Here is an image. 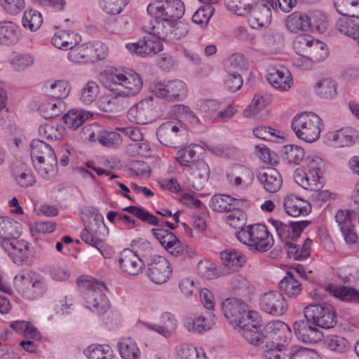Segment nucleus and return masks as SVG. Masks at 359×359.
Here are the masks:
<instances>
[{"label": "nucleus", "instance_id": "obj_1", "mask_svg": "<svg viewBox=\"0 0 359 359\" xmlns=\"http://www.w3.org/2000/svg\"><path fill=\"white\" fill-rule=\"evenodd\" d=\"M304 319L293 324L297 337L304 343H317L323 337L318 327L330 329L337 323L335 312L328 304H309L304 309Z\"/></svg>", "mask_w": 359, "mask_h": 359}, {"label": "nucleus", "instance_id": "obj_2", "mask_svg": "<svg viewBox=\"0 0 359 359\" xmlns=\"http://www.w3.org/2000/svg\"><path fill=\"white\" fill-rule=\"evenodd\" d=\"M280 320H274L263 326L260 324V319L257 313L247 310L243 316L239 317L236 325L239 333L251 345H257L258 341L270 332L276 330L275 328L283 323Z\"/></svg>", "mask_w": 359, "mask_h": 359}, {"label": "nucleus", "instance_id": "obj_3", "mask_svg": "<svg viewBox=\"0 0 359 359\" xmlns=\"http://www.w3.org/2000/svg\"><path fill=\"white\" fill-rule=\"evenodd\" d=\"M31 158L38 173L45 180L54 177L57 173V161L53 148L39 140L30 144Z\"/></svg>", "mask_w": 359, "mask_h": 359}, {"label": "nucleus", "instance_id": "obj_4", "mask_svg": "<svg viewBox=\"0 0 359 359\" xmlns=\"http://www.w3.org/2000/svg\"><path fill=\"white\" fill-rule=\"evenodd\" d=\"M275 330L255 346L265 349L263 355L267 359H288L289 348L284 344L287 342L290 328L286 323H283Z\"/></svg>", "mask_w": 359, "mask_h": 359}, {"label": "nucleus", "instance_id": "obj_5", "mask_svg": "<svg viewBox=\"0 0 359 359\" xmlns=\"http://www.w3.org/2000/svg\"><path fill=\"white\" fill-rule=\"evenodd\" d=\"M103 84L111 91H118L126 98L137 95L142 88V80L135 72L116 71L107 74Z\"/></svg>", "mask_w": 359, "mask_h": 359}, {"label": "nucleus", "instance_id": "obj_6", "mask_svg": "<svg viewBox=\"0 0 359 359\" xmlns=\"http://www.w3.org/2000/svg\"><path fill=\"white\" fill-rule=\"evenodd\" d=\"M77 283L83 292L86 306L97 314L106 312L109 304L103 292L104 284L88 276H81Z\"/></svg>", "mask_w": 359, "mask_h": 359}, {"label": "nucleus", "instance_id": "obj_7", "mask_svg": "<svg viewBox=\"0 0 359 359\" xmlns=\"http://www.w3.org/2000/svg\"><path fill=\"white\" fill-rule=\"evenodd\" d=\"M236 237L251 250L266 252L273 245V238L264 224L247 226L236 233Z\"/></svg>", "mask_w": 359, "mask_h": 359}, {"label": "nucleus", "instance_id": "obj_8", "mask_svg": "<svg viewBox=\"0 0 359 359\" xmlns=\"http://www.w3.org/2000/svg\"><path fill=\"white\" fill-rule=\"evenodd\" d=\"M165 106L152 97L142 100L128 111V118L137 124L144 125L162 116Z\"/></svg>", "mask_w": 359, "mask_h": 359}, {"label": "nucleus", "instance_id": "obj_9", "mask_svg": "<svg viewBox=\"0 0 359 359\" xmlns=\"http://www.w3.org/2000/svg\"><path fill=\"white\" fill-rule=\"evenodd\" d=\"M321 119L316 114L304 112L295 116L291 127L297 137L306 142L316 141L320 135Z\"/></svg>", "mask_w": 359, "mask_h": 359}, {"label": "nucleus", "instance_id": "obj_10", "mask_svg": "<svg viewBox=\"0 0 359 359\" xmlns=\"http://www.w3.org/2000/svg\"><path fill=\"white\" fill-rule=\"evenodd\" d=\"M147 11L154 19L168 20L175 22L184 15L185 8L181 0H166L149 4Z\"/></svg>", "mask_w": 359, "mask_h": 359}, {"label": "nucleus", "instance_id": "obj_11", "mask_svg": "<svg viewBox=\"0 0 359 359\" xmlns=\"http://www.w3.org/2000/svg\"><path fill=\"white\" fill-rule=\"evenodd\" d=\"M107 46L99 41L77 45L75 48H72L69 52L68 59L74 62L82 61L95 62L104 59L107 55Z\"/></svg>", "mask_w": 359, "mask_h": 359}, {"label": "nucleus", "instance_id": "obj_12", "mask_svg": "<svg viewBox=\"0 0 359 359\" xmlns=\"http://www.w3.org/2000/svg\"><path fill=\"white\" fill-rule=\"evenodd\" d=\"M159 142L166 147H178L187 140V132L180 123L168 121L162 123L156 131Z\"/></svg>", "mask_w": 359, "mask_h": 359}, {"label": "nucleus", "instance_id": "obj_13", "mask_svg": "<svg viewBox=\"0 0 359 359\" xmlns=\"http://www.w3.org/2000/svg\"><path fill=\"white\" fill-rule=\"evenodd\" d=\"M150 91L157 97L165 98L169 101L180 100L187 94V87L184 82L175 79L167 83L156 81L150 85Z\"/></svg>", "mask_w": 359, "mask_h": 359}, {"label": "nucleus", "instance_id": "obj_14", "mask_svg": "<svg viewBox=\"0 0 359 359\" xmlns=\"http://www.w3.org/2000/svg\"><path fill=\"white\" fill-rule=\"evenodd\" d=\"M101 229L104 230L103 217L96 214L89 224L81 233V238L86 243L97 248L102 254L104 246L103 238L101 237Z\"/></svg>", "mask_w": 359, "mask_h": 359}, {"label": "nucleus", "instance_id": "obj_15", "mask_svg": "<svg viewBox=\"0 0 359 359\" xmlns=\"http://www.w3.org/2000/svg\"><path fill=\"white\" fill-rule=\"evenodd\" d=\"M147 266V276L156 284L166 282L172 273L168 261L160 255H153Z\"/></svg>", "mask_w": 359, "mask_h": 359}, {"label": "nucleus", "instance_id": "obj_16", "mask_svg": "<svg viewBox=\"0 0 359 359\" xmlns=\"http://www.w3.org/2000/svg\"><path fill=\"white\" fill-rule=\"evenodd\" d=\"M261 309L267 313L278 316L283 315L287 309L285 297L277 291H270L260 298Z\"/></svg>", "mask_w": 359, "mask_h": 359}, {"label": "nucleus", "instance_id": "obj_17", "mask_svg": "<svg viewBox=\"0 0 359 359\" xmlns=\"http://www.w3.org/2000/svg\"><path fill=\"white\" fill-rule=\"evenodd\" d=\"M226 176L231 186L241 189L248 188L254 180L253 172L248 167L240 164L231 166Z\"/></svg>", "mask_w": 359, "mask_h": 359}, {"label": "nucleus", "instance_id": "obj_18", "mask_svg": "<svg viewBox=\"0 0 359 359\" xmlns=\"http://www.w3.org/2000/svg\"><path fill=\"white\" fill-rule=\"evenodd\" d=\"M126 48L132 54L145 57L151 54L155 55L161 51L163 44L154 35L153 36H146L136 43H128Z\"/></svg>", "mask_w": 359, "mask_h": 359}, {"label": "nucleus", "instance_id": "obj_19", "mask_svg": "<svg viewBox=\"0 0 359 359\" xmlns=\"http://www.w3.org/2000/svg\"><path fill=\"white\" fill-rule=\"evenodd\" d=\"M144 261L130 249H125L120 254L118 263L123 273L137 276L142 271Z\"/></svg>", "mask_w": 359, "mask_h": 359}, {"label": "nucleus", "instance_id": "obj_20", "mask_svg": "<svg viewBox=\"0 0 359 359\" xmlns=\"http://www.w3.org/2000/svg\"><path fill=\"white\" fill-rule=\"evenodd\" d=\"M272 226L276 229L279 237L283 240L291 238L297 240L301 236L303 230L309 224V221H301L298 222H290V225L283 223L280 220H269Z\"/></svg>", "mask_w": 359, "mask_h": 359}, {"label": "nucleus", "instance_id": "obj_21", "mask_svg": "<svg viewBox=\"0 0 359 359\" xmlns=\"http://www.w3.org/2000/svg\"><path fill=\"white\" fill-rule=\"evenodd\" d=\"M248 22L253 29H257L267 26L271 21V11L270 8L264 4H259L250 6Z\"/></svg>", "mask_w": 359, "mask_h": 359}, {"label": "nucleus", "instance_id": "obj_22", "mask_svg": "<svg viewBox=\"0 0 359 359\" xmlns=\"http://www.w3.org/2000/svg\"><path fill=\"white\" fill-rule=\"evenodd\" d=\"M210 176L208 165L203 161H196L191 164L189 181L196 190H202L205 186Z\"/></svg>", "mask_w": 359, "mask_h": 359}, {"label": "nucleus", "instance_id": "obj_23", "mask_svg": "<svg viewBox=\"0 0 359 359\" xmlns=\"http://www.w3.org/2000/svg\"><path fill=\"white\" fill-rule=\"evenodd\" d=\"M257 178L264 185L265 190L270 193L278 191L283 184L280 172L275 168L268 167L259 170Z\"/></svg>", "mask_w": 359, "mask_h": 359}, {"label": "nucleus", "instance_id": "obj_24", "mask_svg": "<svg viewBox=\"0 0 359 359\" xmlns=\"http://www.w3.org/2000/svg\"><path fill=\"white\" fill-rule=\"evenodd\" d=\"M283 208L286 214L291 217L306 215L311 211V204L294 194H290L284 198Z\"/></svg>", "mask_w": 359, "mask_h": 359}, {"label": "nucleus", "instance_id": "obj_25", "mask_svg": "<svg viewBox=\"0 0 359 359\" xmlns=\"http://www.w3.org/2000/svg\"><path fill=\"white\" fill-rule=\"evenodd\" d=\"M266 79L273 87L281 90H289L293 82L290 72L283 67L269 69Z\"/></svg>", "mask_w": 359, "mask_h": 359}, {"label": "nucleus", "instance_id": "obj_26", "mask_svg": "<svg viewBox=\"0 0 359 359\" xmlns=\"http://www.w3.org/2000/svg\"><path fill=\"white\" fill-rule=\"evenodd\" d=\"M128 99L118 91L116 95L101 96L97 101L99 109L105 112H119L128 107Z\"/></svg>", "mask_w": 359, "mask_h": 359}, {"label": "nucleus", "instance_id": "obj_27", "mask_svg": "<svg viewBox=\"0 0 359 359\" xmlns=\"http://www.w3.org/2000/svg\"><path fill=\"white\" fill-rule=\"evenodd\" d=\"M224 316L230 323L236 324L239 317L248 310L247 305L241 299L236 298L226 299L222 305Z\"/></svg>", "mask_w": 359, "mask_h": 359}, {"label": "nucleus", "instance_id": "obj_28", "mask_svg": "<svg viewBox=\"0 0 359 359\" xmlns=\"http://www.w3.org/2000/svg\"><path fill=\"white\" fill-rule=\"evenodd\" d=\"M215 324V316L210 314L208 317L194 316L187 317L184 320L185 328L191 332L201 333L208 331Z\"/></svg>", "mask_w": 359, "mask_h": 359}, {"label": "nucleus", "instance_id": "obj_29", "mask_svg": "<svg viewBox=\"0 0 359 359\" xmlns=\"http://www.w3.org/2000/svg\"><path fill=\"white\" fill-rule=\"evenodd\" d=\"M81 41V36L74 32L61 30L54 34L51 43L59 49L72 50V48H76Z\"/></svg>", "mask_w": 359, "mask_h": 359}, {"label": "nucleus", "instance_id": "obj_30", "mask_svg": "<svg viewBox=\"0 0 359 359\" xmlns=\"http://www.w3.org/2000/svg\"><path fill=\"white\" fill-rule=\"evenodd\" d=\"M285 24L287 29L293 33L300 31L306 32L312 26L310 17L299 12H294L288 15Z\"/></svg>", "mask_w": 359, "mask_h": 359}, {"label": "nucleus", "instance_id": "obj_31", "mask_svg": "<svg viewBox=\"0 0 359 359\" xmlns=\"http://www.w3.org/2000/svg\"><path fill=\"white\" fill-rule=\"evenodd\" d=\"M224 266L232 271H237L246 263V257L236 249L226 250L220 253Z\"/></svg>", "mask_w": 359, "mask_h": 359}, {"label": "nucleus", "instance_id": "obj_32", "mask_svg": "<svg viewBox=\"0 0 359 359\" xmlns=\"http://www.w3.org/2000/svg\"><path fill=\"white\" fill-rule=\"evenodd\" d=\"M175 22L162 19H154L148 26L144 25V28L147 32L156 36L158 39L168 41V35L172 32Z\"/></svg>", "mask_w": 359, "mask_h": 359}, {"label": "nucleus", "instance_id": "obj_33", "mask_svg": "<svg viewBox=\"0 0 359 359\" xmlns=\"http://www.w3.org/2000/svg\"><path fill=\"white\" fill-rule=\"evenodd\" d=\"M239 206V200L229 195L216 194L210 201V207L217 212H226Z\"/></svg>", "mask_w": 359, "mask_h": 359}, {"label": "nucleus", "instance_id": "obj_34", "mask_svg": "<svg viewBox=\"0 0 359 359\" xmlns=\"http://www.w3.org/2000/svg\"><path fill=\"white\" fill-rule=\"evenodd\" d=\"M312 241L307 238L299 250L297 245L292 243L290 241L285 243V247L288 256L293 258L294 260H303L310 256L311 244Z\"/></svg>", "mask_w": 359, "mask_h": 359}, {"label": "nucleus", "instance_id": "obj_35", "mask_svg": "<svg viewBox=\"0 0 359 359\" xmlns=\"http://www.w3.org/2000/svg\"><path fill=\"white\" fill-rule=\"evenodd\" d=\"M283 158L290 165H298L304 158V150L299 146L287 144L281 149Z\"/></svg>", "mask_w": 359, "mask_h": 359}, {"label": "nucleus", "instance_id": "obj_36", "mask_svg": "<svg viewBox=\"0 0 359 359\" xmlns=\"http://www.w3.org/2000/svg\"><path fill=\"white\" fill-rule=\"evenodd\" d=\"M18 27L11 21L0 22V43H13L18 39Z\"/></svg>", "mask_w": 359, "mask_h": 359}, {"label": "nucleus", "instance_id": "obj_37", "mask_svg": "<svg viewBox=\"0 0 359 359\" xmlns=\"http://www.w3.org/2000/svg\"><path fill=\"white\" fill-rule=\"evenodd\" d=\"M92 116V113L85 111H70L63 116L65 124L71 129L76 130L86 120Z\"/></svg>", "mask_w": 359, "mask_h": 359}, {"label": "nucleus", "instance_id": "obj_38", "mask_svg": "<svg viewBox=\"0 0 359 359\" xmlns=\"http://www.w3.org/2000/svg\"><path fill=\"white\" fill-rule=\"evenodd\" d=\"M328 290L333 293V294L341 300L350 302H359V292L355 289L342 286L337 287L334 285H329Z\"/></svg>", "mask_w": 359, "mask_h": 359}, {"label": "nucleus", "instance_id": "obj_39", "mask_svg": "<svg viewBox=\"0 0 359 359\" xmlns=\"http://www.w3.org/2000/svg\"><path fill=\"white\" fill-rule=\"evenodd\" d=\"M18 236L6 238L1 243L2 248L4 249L10 255H13L18 257L15 262H21L23 260V247L24 245L19 243L17 240Z\"/></svg>", "mask_w": 359, "mask_h": 359}, {"label": "nucleus", "instance_id": "obj_40", "mask_svg": "<svg viewBox=\"0 0 359 359\" xmlns=\"http://www.w3.org/2000/svg\"><path fill=\"white\" fill-rule=\"evenodd\" d=\"M348 18H340L338 20L336 27L339 32L346 35L355 40L358 38L359 23Z\"/></svg>", "mask_w": 359, "mask_h": 359}, {"label": "nucleus", "instance_id": "obj_41", "mask_svg": "<svg viewBox=\"0 0 359 359\" xmlns=\"http://www.w3.org/2000/svg\"><path fill=\"white\" fill-rule=\"evenodd\" d=\"M226 62V68L228 72L241 74L248 68V62L242 54L231 55Z\"/></svg>", "mask_w": 359, "mask_h": 359}, {"label": "nucleus", "instance_id": "obj_42", "mask_svg": "<svg viewBox=\"0 0 359 359\" xmlns=\"http://www.w3.org/2000/svg\"><path fill=\"white\" fill-rule=\"evenodd\" d=\"M315 90L320 97L332 99L337 95V84L330 79H325L317 83Z\"/></svg>", "mask_w": 359, "mask_h": 359}, {"label": "nucleus", "instance_id": "obj_43", "mask_svg": "<svg viewBox=\"0 0 359 359\" xmlns=\"http://www.w3.org/2000/svg\"><path fill=\"white\" fill-rule=\"evenodd\" d=\"M252 0H224L226 8L237 15L245 16L250 12Z\"/></svg>", "mask_w": 359, "mask_h": 359}, {"label": "nucleus", "instance_id": "obj_44", "mask_svg": "<svg viewBox=\"0 0 359 359\" xmlns=\"http://www.w3.org/2000/svg\"><path fill=\"white\" fill-rule=\"evenodd\" d=\"M39 133L47 140H60L63 137L64 128L58 124L44 123L39 126Z\"/></svg>", "mask_w": 359, "mask_h": 359}, {"label": "nucleus", "instance_id": "obj_45", "mask_svg": "<svg viewBox=\"0 0 359 359\" xmlns=\"http://www.w3.org/2000/svg\"><path fill=\"white\" fill-rule=\"evenodd\" d=\"M89 359H112L113 351L108 345L93 344L86 351Z\"/></svg>", "mask_w": 359, "mask_h": 359}, {"label": "nucleus", "instance_id": "obj_46", "mask_svg": "<svg viewBox=\"0 0 359 359\" xmlns=\"http://www.w3.org/2000/svg\"><path fill=\"white\" fill-rule=\"evenodd\" d=\"M118 347L123 359H139L140 357V348L130 340L119 342Z\"/></svg>", "mask_w": 359, "mask_h": 359}, {"label": "nucleus", "instance_id": "obj_47", "mask_svg": "<svg viewBox=\"0 0 359 359\" xmlns=\"http://www.w3.org/2000/svg\"><path fill=\"white\" fill-rule=\"evenodd\" d=\"M279 286L289 297H296L301 291V284L290 273L280 282Z\"/></svg>", "mask_w": 359, "mask_h": 359}, {"label": "nucleus", "instance_id": "obj_48", "mask_svg": "<svg viewBox=\"0 0 359 359\" xmlns=\"http://www.w3.org/2000/svg\"><path fill=\"white\" fill-rule=\"evenodd\" d=\"M42 17L39 12L35 10L25 11L22 17V25L31 31L37 30L42 24Z\"/></svg>", "mask_w": 359, "mask_h": 359}, {"label": "nucleus", "instance_id": "obj_49", "mask_svg": "<svg viewBox=\"0 0 359 359\" xmlns=\"http://www.w3.org/2000/svg\"><path fill=\"white\" fill-rule=\"evenodd\" d=\"M123 211L128 212L129 213L135 215L141 221L146 222L151 225H158L160 220L154 215L151 214L148 211L144 210L142 208L137 206H128L124 208Z\"/></svg>", "mask_w": 359, "mask_h": 359}, {"label": "nucleus", "instance_id": "obj_50", "mask_svg": "<svg viewBox=\"0 0 359 359\" xmlns=\"http://www.w3.org/2000/svg\"><path fill=\"white\" fill-rule=\"evenodd\" d=\"M167 250L172 256L180 257L181 259H191L195 254L191 248L182 243L178 238L168 248Z\"/></svg>", "mask_w": 359, "mask_h": 359}, {"label": "nucleus", "instance_id": "obj_51", "mask_svg": "<svg viewBox=\"0 0 359 359\" xmlns=\"http://www.w3.org/2000/svg\"><path fill=\"white\" fill-rule=\"evenodd\" d=\"M18 223L8 218L0 217V238L2 241L6 238L19 236L17 231Z\"/></svg>", "mask_w": 359, "mask_h": 359}, {"label": "nucleus", "instance_id": "obj_52", "mask_svg": "<svg viewBox=\"0 0 359 359\" xmlns=\"http://www.w3.org/2000/svg\"><path fill=\"white\" fill-rule=\"evenodd\" d=\"M70 88L67 81L59 80L50 84L48 95L55 99L62 100L67 97Z\"/></svg>", "mask_w": 359, "mask_h": 359}, {"label": "nucleus", "instance_id": "obj_53", "mask_svg": "<svg viewBox=\"0 0 359 359\" xmlns=\"http://www.w3.org/2000/svg\"><path fill=\"white\" fill-rule=\"evenodd\" d=\"M311 45L306 53L308 58L313 60L314 62H318L323 60L327 56L326 45L323 42L313 38Z\"/></svg>", "mask_w": 359, "mask_h": 359}, {"label": "nucleus", "instance_id": "obj_54", "mask_svg": "<svg viewBox=\"0 0 359 359\" xmlns=\"http://www.w3.org/2000/svg\"><path fill=\"white\" fill-rule=\"evenodd\" d=\"M99 93L98 85L93 81H88L81 91V100L86 104H91Z\"/></svg>", "mask_w": 359, "mask_h": 359}, {"label": "nucleus", "instance_id": "obj_55", "mask_svg": "<svg viewBox=\"0 0 359 359\" xmlns=\"http://www.w3.org/2000/svg\"><path fill=\"white\" fill-rule=\"evenodd\" d=\"M13 177L16 182L22 187L32 186L35 180L31 172L25 168V164L20 165V169L13 171Z\"/></svg>", "mask_w": 359, "mask_h": 359}, {"label": "nucleus", "instance_id": "obj_56", "mask_svg": "<svg viewBox=\"0 0 359 359\" xmlns=\"http://www.w3.org/2000/svg\"><path fill=\"white\" fill-rule=\"evenodd\" d=\"M128 1V0H99L102 10L109 15L119 14Z\"/></svg>", "mask_w": 359, "mask_h": 359}, {"label": "nucleus", "instance_id": "obj_57", "mask_svg": "<svg viewBox=\"0 0 359 359\" xmlns=\"http://www.w3.org/2000/svg\"><path fill=\"white\" fill-rule=\"evenodd\" d=\"M313 37L310 35L299 34L293 41V48L298 55H305L308 53Z\"/></svg>", "mask_w": 359, "mask_h": 359}, {"label": "nucleus", "instance_id": "obj_58", "mask_svg": "<svg viewBox=\"0 0 359 359\" xmlns=\"http://www.w3.org/2000/svg\"><path fill=\"white\" fill-rule=\"evenodd\" d=\"M152 233L155 238L159 241L161 244L166 250H168V248L170 247L175 241H177V237L172 232L163 228L153 229Z\"/></svg>", "mask_w": 359, "mask_h": 359}, {"label": "nucleus", "instance_id": "obj_59", "mask_svg": "<svg viewBox=\"0 0 359 359\" xmlns=\"http://www.w3.org/2000/svg\"><path fill=\"white\" fill-rule=\"evenodd\" d=\"M326 344L329 349L339 353H344L348 348L347 340L337 335L328 337L326 339Z\"/></svg>", "mask_w": 359, "mask_h": 359}, {"label": "nucleus", "instance_id": "obj_60", "mask_svg": "<svg viewBox=\"0 0 359 359\" xmlns=\"http://www.w3.org/2000/svg\"><path fill=\"white\" fill-rule=\"evenodd\" d=\"M197 157L194 147H187L177 151L176 160L182 165H188L189 163H195L198 161Z\"/></svg>", "mask_w": 359, "mask_h": 359}, {"label": "nucleus", "instance_id": "obj_61", "mask_svg": "<svg viewBox=\"0 0 359 359\" xmlns=\"http://www.w3.org/2000/svg\"><path fill=\"white\" fill-rule=\"evenodd\" d=\"M308 177L309 187H305V189L313 191H318L322 187V183L320 182L321 171L319 168H315L313 165L310 166Z\"/></svg>", "mask_w": 359, "mask_h": 359}, {"label": "nucleus", "instance_id": "obj_62", "mask_svg": "<svg viewBox=\"0 0 359 359\" xmlns=\"http://www.w3.org/2000/svg\"><path fill=\"white\" fill-rule=\"evenodd\" d=\"M61 102H48L42 104L40 107L41 116L46 119L53 118L58 116L62 111L60 109Z\"/></svg>", "mask_w": 359, "mask_h": 359}, {"label": "nucleus", "instance_id": "obj_63", "mask_svg": "<svg viewBox=\"0 0 359 359\" xmlns=\"http://www.w3.org/2000/svg\"><path fill=\"white\" fill-rule=\"evenodd\" d=\"M335 147H343L349 146L352 142V136L348 134L347 130L341 129L330 134Z\"/></svg>", "mask_w": 359, "mask_h": 359}, {"label": "nucleus", "instance_id": "obj_64", "mask_svg": "<svg viewBox=\"0 0 359 359\" xmlns=\"http://www.w3.org/2000/svg\"><path fill=\"white\" fill-rule=\"evenodd\" d=\"M288 359H314L315 353L309 348L301 346L289 347Z\"/></svg>", "mask_w": 359, "mask_h": 359}]
</instances>
